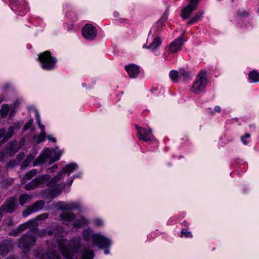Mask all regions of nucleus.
<instances>
[{
  "label": "nucleus",
  "mask_w": 259,
  "mask_h": 259,
  "mask_svg": "<svg viewBox=\"0 0 259 259\" xmlns=\"http://www.w3.org/2000/svg\"><path fill=\"white\" fill-rule=\"evenodd\" d=\"M57 230H54V233L57 241V244L60 252L66 259H76L77 258L76 253L78 252L81 246L80 239L79 238H75L72 239L68 243L67 240L60 238L62 236L63 232L62 228L58 226ZM51 235L53 234V231L45 230L38 231L34 230L33 231H31L23 235L18 241V247L23 249H26L34 246L35 245L36 239L34 234L39 236H42L46 234Z\"/></svg>",
  "instance_id": "nucleus-1"
},
{
  "label": "nucleus",
  "mask_w": 259,
  "mask_h": 259,
  "mask_svg": "<svg viewBox=\"0 0 259 259\" xmlns=\"http://www.w3.org/2000/svg\"><path fill=\"white\" fill-rule=\"evenodd\" d=\"M81 253L82 256L81 259H93L94 251L88 247H84L81 251Z\"/></svg>",
  "instance_id": "nucleus-18"
},
{
  "label": "nucleus",
  "mask_w": 259,
  "mask_h": 259,
  "mask_svg": "<svg viewBox=\"0 0 259 259\" xmlns=\"http://www.w3.org/2000/svg\"><path fill=\"white\" fill-rule=\"evenodd\" d=\"M13 132L14 127L13 126L10 127L6 136L8 137H11L13 135Z\"/></svg>",
  "instance_id": "nucleus-38"
},
{
  "label": "nucleus",
  "mask_w": 259,
  "mask_h": 259,
  "mask_svg": "<svg viewBox=\"0 0 259 259\" xmlns=\"http://www.w3.org/2000/svg\"><path fill=\"white\" fill-rule=\"evenodd\" d=\"M34 158V156L32 155V154H29L27 158H26V160L28 161V162H30L31 161V160H32Z\"/></svg>",
  "instance_id": "nucleus-39"
},
{
  "label": "nucleus",
  "mask_w": 259,
  "mask_h": 259,
  "mask_svg": "<svg viewBox=\"0 0 259 259\" xmlns=\"http://www.w3.org/2000/svg\"><path fill=\"white\" fill-rule=\"evenodd\" d=\"M183 37H179L174 40L169 46V50L172 53H176L179 51L183 45Z\"/></svg>",
  "instance_id": "nucleus-13"
},
{
  "label": "nucleus",
  "mask_w": 259,
  "mask_h": 259,
  "mask_svg": "<svg viewBox=\"0 0 259 259\" xmlns=\"http://www.w3.org/2000/svg\"><path fill=\"white\" fill-rule=\"evenodd\" d=\"M5 134V131L4 129L0 130V138L2 137Z\"/></svg>",
  "instance_id": "nucleus-42"
},
{
  "label": "nucleus",
  "mask_w": 259,
  "mask_h": 259,
  "mask_svg": "<svg viewBox=\"0 0 259 259\" xmlns=\"http://www.w3.org/2000/svg\"><path fill=\"white\" fill-rule=\"evenodd\" d=\"M28 227V224L26 223L23 225H20L16 229L13 230L9 233V235L17 236H18L21 232L25 230Z\"/></svg>",
  "instance_id": "nucleus-19"
},
{
  "label": "nucleus",
  "mask_w": 259,
  "mask_h": 259,
  "mask_svg": "<svg viewBox=\"0 0 259 259\" xmlns=\"http://www.w3.org/2000/svg\"><path fill=\"white\" fill-rule=\"evenodd\" d=\"M93 239L94 243L99 248L105 249L104 253L105 254L109 253L108 248L111 245V241L109 239L99 234H96L93 236Z\"/></svg>",
  "instance_id": "nucleus-5"
},
{
  "label": "nucleus",
  "mask_w": 259,
  "mask_h": 259,
  "mask_svg": "<svg viewBox=\"0 0 259 259\" xmlns=\"http://www.w3.org/2000/svg\"><path fill=\"white\" fill-rule=\"evenodd\" d=\"M11 224H12V221H11V220H10V221H9V223H8V226H10Z\"/></svg>",
  "instance_id": "nucleus-48"
},
{
  "label": "nucleus",
  "mask_w": 259,
  "mask_h": 259,
  "mask_svg": "<svg viewBox=\"0 0 259 259\" xmlns=\"http://www.w3.org/2000/svg\"><path fill=\"white\" fill-rule=\"evenodd\" d=\"M46 137V132H41L37 138V139H36L37 142L38 143L43 142L45 140Z\"/></svg>",
  "instance_id": "nucleus-34"
},
{
  "label": "nucleus",
  "mask_w": 259,
  "mask_h": 259,
  "mask_svg": "<svg viewBox=\"0 0 259 259\" xmlns=\"http://www.w3.org/2000/svg\"><path fill=\"white\" fill-rule=\"evenodd\" d=\"M249 79L252 82L259 81V73L256 70L251 71L248 74Z\"/></svg>",
  "instance_id": "nucleus-25"
},
{
  "label": "nucleus",
  "mask_w": 259,
  "mask_h": 259,
  "mask_svg": "<svg viewBox=\"0 0 259 259\" xmlns=\"http://www.w3.org/2000/svg\"><path fill=\"white\" fill-rule=\"evenodd\" d=\"M214 110L215 112H220L221 110V108L219 106H216L214 107Z\"/></svg>",
  "instance_id": "nucleus-40"
},
{
  "label": "nucleus",
  "mask_w": 259,
  "mask_h": 259,
  "mask_svg": "<svg viewBox=\"0 0 259 259\" xmlns=\"http://www.w3.org/2000/svg\"><path fill=\"white\" fill-rule=\"evenodd\" d=\"M38 59L44 69L50 70L54 68L56 59L52 57L49 51H46L38 56Z\"/></svg>",
  "instance_id": "nucleus-4"
},
{
  "label": "nucleus",
  "mask_w": 259,
  "mask_h": 259,
  "mask_svg": "<svg viewBox=\"0 0 259 259\" xmlns=\"http://www.w3.org/2000/svg\"><path fill=\"white\" fill-rule=\"evenodd\" d=\"M9 107L8 105H3L1 109L0 113L2 117H5L8 114Z\"/></svg>",
  "instance_id": "nucleus-27"
},
{
  "label": "nucleus",
  "mask_w": 259,
  "mask_h": 259,
  "mask_svg": "<svg viewBox=\"0 0 259 259\" xmlns=\"http://www.w3.org/2000/svg\"><path fill=\"white\" fill-rule=\"evenodd\" d=\"M250 135L249 134L247 133V134H245L244 138H250Z\"/></svg>",
  "instance_id": "nucleus-45"
},
{
  "label": "nucleus",
  "mask_w": 259,
  "mask_h": 259,
  "mask_svg": "<svg viewBox=\"0 0 259 259\" xmlns=\"http://www.w3.org/2000/svg\"><path fill=\"white\" fill-rule=\"evenodd\" d=\"M82 34L85 39L92 40L96 36L97 31L95 26L91 24H87L82 29Z\"/></svg>",
  "instance_id": "nucleus-9"
},
{
  "label": "nucleus",
  "mask_w": 259,
  "mask_h": 259,
  "mask_svg": "<svg viewBox=\"0 0 259 259\" xmlns=\"http://www.w3.org/2000/svg\"><path fill=\"white\" fill-rule=\"evenodd\" d=\"M73 179H71L69 182V185H71L72 184Z\"/></svg>",
  "instance_id": "nucleus-49"
},
{
  "label": "nucleus",
  "mask_w": 259,
  "mask_h": 259,
  "mask_svg": "<svg viewBox=\"0 0 259 259\" xmlns=\"http://www.w3.org/2000/svg\"><path fill=\"white\" fill-rule=\"evenodd\" d=\"M157 24H158V25L162 26V25H163V22H162L161 21H159L158 22V23H157Z\"/></svg>",
  "instance_id": "nucleus-46"
},
{
  "label": "nucleus",
  "mask_w": 259,
  "mask_h": 259,
  "mask_svg": "<svg viewBox=\"0 0 259 259\" xmlns=\"http://www.w3.org/2000/svg\"><path fill=\"white\" fill-rule=\"evenodd\" d=\"M204 14V11H200L197 13L195 14V16L190 20H189L187 23V25L188 26L191 25L192 24H194L196 23H197L198 21L200 20V19L202 18Z\"/></svg>",
  "instance_id": "nucleus-21"
},
{
  "label": "nucleus",
  "mask_w": 259,
  "mask_h": 259,
  "mask_svg": "<svg viewBox=\"0 0 259 259\" xmlns=\"http://www.w3.org/2000/svg\"><path fill=\"white\" fill-rule=\"evenodd\" d=\"M20 101L17 100L14 103V106L17 107L20 104Z\"/></svg>",
  "instance_id": "nucleus-43"
},
{
  "label": "nucleus",
  "mask_w": 259,
  "mask_h": 259,
  "mask_svg": "<svg viewBox=\"0 0 259 259\" xmlns=\"http://www.w3.org/2000/svg\"><path fill=\"white\" fill-rule=\"evenodd\" d=\"M45 202L43 200L38 201L31 207L34 212L41 210L44 206Z\"/></svg>",
  "instance_id": "nucleus-26"
},
{
  "label": "nucleus",
  "mask_w": 259,
  "mask_h": 259,
  "mask_svg": "<svg viewBox=\"0 0 259 259\" xmlns=\"http://www.w3.org/2000/svg\"><path fill=\"white\" fill-rule=\"evenodd\" d=\"M56 206L58 209L62 210H72L80 208L79 204L76 202L65 203L64 202H59L57 204Z\"/></svg>",
  "instance_id": "nucleus-11"
},
{
  "label": "nucleus",
  "mask_w": 259,
  "mask_h": 259,
  "mask_svg": "<svg viewBox=\"0 0 259 259\" xmlns=\"http://www.w3.org/2000/svg\"><path fill=\"white\" fill-rule=\"evenodd\" d=\"M50 179V176L47 174L37 177L33 179L31 182L26 185L25 189L27 191L34 189L38 186L44 184L47 182H48V183L50 182L48 181Z\"/></svg>",
  "instance_id": "nucleus-6"
},
{
  "label": "nucleus",
  "mask_w": 259,
  "mask_h": 259,
  "mask_svg": "<svg viewBox=\"0 0 259 259\" xmlns=\"http://www.w3.org/2000/svg\"><path fill=\"white\" fill-rule=\"evenodd\" d=\"M161 42L162 40L161 38L158 36H156L155 38H154L152 42H151L149 46L146 47L145 45H144L143 47L150 49L152 51L154 52L160 46Z\"/></svg>",
  "instance_id": "nucleus-17"
},
{
  "label": "nucleus",
  "mask_w": 259,
  "mask_h": 259,
  "mask_svg": "<svg viewBox=\"0 0 259 259\" xmlns=\"http://www.w3.org/2000/svg\"><path fill=\"white\" fill-rule=\"evenodd\" d=\"M17 201L13 197L8 198L0 208L1 210L5 213H12L17 208Z\"/></svg>",
  "instance_id": "nucleus-7"
},
{
  "label": "nucleus",
  "mask_w": 259,
  "mask_h": 259,
  "mask_svg": "<svg viewBox=\"0 0 259 259\" xmlns=\"http://www.w3.org/2000/svg\"><path fill=\"white\" fill-rule=\"evenodd\" d=\"M59 158H60V156H59L58 157H57V158L55 159V160H58V159H59Z\"/></svg>",
  "instance_id": "nucleus-53"
},
{
  "label": "nucleus",
  "mask_w": 259,
  "mask_h": 259,
  "mask_svg": "<svg viewBox=\"0 0 259 259\" xmlns=\"http://www.w3.org/2000/svg\"><path fill=\"white\" fill-rule=\"evenodd\" d=\"M241 140H242V142H243V143L244 145H247V142L245 140H244V138L243 137L241 138Z\"/></svg>",
  "instance_id": "nucleus-44"
},
{
  "label": "nucleus",
  "mask_w": 259,
  "mask_h": 259,
  "mask_svg": "<svg viewBox=\"0 0 259 259\" xmlns=\"http://www.w3.org/2000/svg\"><path fill=\"white\" fill-rule=\"evenodd\" d=\"M7 181L6 180H4L3 181V183H5V182H6Z\"/></svg>",
  "instance_id": "nucleus-54"
},
{
  "label": "nucleus",
  "mask_w": 259,
  "mask_h": 259,
  "mask_svg": "<svg viewBox=\"0 0 259 259\" xmlns=\"http://www.w3.org/2000/svg\"><path fill=\"white\" fill-rule=\"evenodd\" d=\"M103 222L102 220L101 219H97L95 220V221H94V224L96 226L100 227V226H102L103 225Z\"/></svg>",
  "instance_id": "nucleus-36"
},
{
  "label": "nucleus",
  "mask_w": 259,
  "mask_h": 259,
  "mask_svg": "<svg viewBox=\"0 0 259 259\" xmlns=\"http://www.w3.org/2000/svg\"><path fill=\"white\" fill-rule=\"evenodd\" d=\"M92 231L91 230H85L83 232V237L85 240H90L92 238ZM93 235V236H94ZM93 236H92V238Z\"/></svg>",
  "instance_id": "nucleus-29"
},
{
  "label": "nucleus",
  "mask_w": 259,
  "mask_h": 259,
  "mask_svg": "<svg viewBox=\"0 0 259 259\" xmlns=\"http://www.w3.org/2000/svg\"><path fill=\"white\" fill-rule=\"evenodd\" d=\"M12 248V245L10 243L4 242L0 244V255L4 256L6 255L9 250Z\"/></svg>",
  "instance_id": "nucleus-22"
},
{
  "label": "nucleus",
  "mask_w": 259,
  "mask_h": 259,
  "mask_svg": "<svg viewBox=\"0 0 259 259\" xmlns=\"http://www.w3.org/2000/svg\"><path fill=\"white\" fill-rule=\"evenodd\" d=\"M38 173V171L33 169L27 172L22 179V183H25L27 180H30L32 178L35 176Z\"/></svg>",
  "instance_id": "nucleus-23"
},
{
  "label": "nucleus",
  "mask_w": 259,
  "mask_h": 259,
  "mask_svg": "<svg viewBox=\"0 0 259 259\" xmlns=\"http://www.w3.org/2000/svg\"><path fill=\"white\" fill-rule=\"evenodd\" d=\"M206 83L207 79L205 71L202 70L197 76L191 91L195 94H198L203 92Z\"/></svg>",
  "instance_id": "nucleus-3"
},
{
  "label": "nucleus",
  "mask_w": 259,
  "mask_h": 259,
  "mask_svg": "<svg viewBox=\"0 0 259 259\" xmlns=\"http://www.w3.org/2000/svg\"><path fill=\"white\" fill-rule=\"evenodd\" d=\"M48 140L52 141L54 143H56V139L55 138H54V137H51V136H48Z\"/></svg>",
  "instance_id": "nucleus-41"
},
{
  "label": "nucleus",
  "mask_w": 259,
  "mask_h": 259,
  "mask_svg": "<svg viewBox=\"0 0 259 259\" xmlns=\"http://www.w3.org/2000/svg\"><path fill=\"white\" fill-rule=\"evenodd\" d=\"M8 181H9V182L10 183H11L13 181V180L12 179H9V180H8Z\"/></svg>",
  "instance_id": "nucleus-51"
},
{
  "label": "nucleus",
  "mask_w": 259,
  "mask_h": 259,
  "mask_svg": "<svg viewBox=\"0 0 259 259\" xmlns=\"http://www.w3.org/2000/svg\"><path fill=\"white\" fill-rule=\"evenodd\" d=\"M6 259H15V258L13 257H8Z\"/></svg>",
  "instance_id": "nucleus-50"
},
{
  "label": "nucleus",
  "mask_w": 259,
  "mask_h": 259,
  "mask_svg": "<svg viewBox=\"0 0 259 259\" xmlns=\"http://www.w3.org/2000/svg\"><path fill=\"white\" fill-rule=\"evenodd\" d=\"M33 212H34V210H33L31 207L30 206L26 210L23 212V215L26 217Z\"/></svg>",
  "instance_id": "nucleus-35"
},
{
  "label": "nucleus",
  "mask_w": 259,
  "mask_h": 259,
  "mask_svg": "<svg viewBox=\"0 0 259 259\" xmlns=\"http://www.w3.org/2000/svg\"><path fill=\"white\" fill-rule=\"evenodd\" d=\"M35 115H36L37 122L38 124L39 128L41 130V132H45V127L44 125L41 124L40 116L38 114V111H36Z\"/></svg>",
  "instance_id": "nucleus-30"
},
{
  "label": "nucleus",
  "mask_w": 259,
  "mask_h": 259,
  "mask_svg": "<svg viewBox=\"0 0 259 259\" xmlns=\"http://www.w3.org/2000/svg\"><path fill=\"white\" fill-rule=\"evenodd\" d=\"M181 236H184L186 238H192V235L190 232H189L187 229H184L181 231Z\"/></svg>",
  "instance_id": "nucleus-33"
},
{
  "label": "nucleus",
  "mask_w": 259,
  "mask_h": 259,
  "mask_svg": "<svg viewBox=\"0 0 259 259\" xmlns=\"http://www.w3.org/2000/svg\"><path fill=\"white\" fill-rule=\"evenodd\" d=\"M58 167V166L57 165H54L53 167H52V169H55V168H57Z\"/></svg>",
  "instance_id": "nucleus-47"
},
{
  "label": "nucleus",
  "mask_w": 259,
  "mask_h": 259,
  "mask_svg": "<svg viewBox=\"0 0 259 259\" xmlns=\"http://www.w3.org/2000/svg\"><path fill=\"white\" fill-rule=\"evenodd\" d=\"M48 217V213H44L37 217L38 220H44Z\"/></svg>",
  "instance_id": "nucleus-37"
},
{
  "label": "nucleus",
  "mask_w": 259,
  "mask_h": 259,
  "mask_svg": "<svg viewBox=\"0 0 259 259\" xmlns=\"http://www.w3.org/2000/svg\"><path fill=\"white\" fill-rule=\"evenodd\" d=\"M59 218L63 224L68 225L75 219V216L72 213L63 212L60 215Z\"/></svg>",
  "instance_id": "nucleus-14"
},
{
  "label": "nucleus",
  "mask_w": 259,
  "mask_h": 259,
  "mask_svg": "<svg viewBox=\"0 0 259 259\" xmlns=\"http://www.w3.org/2000/svg\"><path fill=\"white\" fill-rule=\"evenodd\" d=\"M52 151L48 148L46 149L39 157L34 161L33 166H37L44 162L51 156Z\"/></svg>",
  "instance_id": "nucleus-12"
},
{
  "label": "nucleus",
  "mask_w": 259,
  "mask_h": 259,
  "mask_svg": "<svg viewBox=\"0 0 259 259\" xmlns=\"http://www.w3.org/2000/svg\"><path fill=\"white\" fill-rule=\"evenodd\" d=\"M137 129L138 130V137L139 140L147 142L153 139L151 128L146 129L137 125Z\"/></svg>",
  "instance_id": "nucleus-10"
},
{
  "label": "nucleus",
  "mask_w": 259,
  "mask_h": 259,
  "mask_svg": "<svg viewBox=\"0 0 259 259\" xmlns=\"http://www.w3.org/2000/svg\"><path fill=\"white\" fill-rule=\"evenodd\" d=\"M89 221L84 218H81L80 219L76 220L73 222V225L75 227H82L87 225Z\"/></svg>",
  "instance_id": "nucleus-24"
},
{
  "label": "nucleus",
  "mask_w": 259,
  "mask_h": 259,
  "mask_svg": "<svg viewBox=\"0 0 259 259\" xmlns=\"http://www.w3.org/2000/svg\"><path fill=\"white\" fill-rule=\"evenodd\" d=\"M28 123H30V124H31L32 123V121L31 120H30L28 122Z\"/></svg>",
  "instance_id": "nucleus-52"
},
{
  "label": "nucleus",
  "mask_w": 259,
  "mask_h": 259,
  "mask_svg": "<svg viewBox=\"0 0 259 259\" xmlns=\"http://www.w3.org/2000/svg\"><path fill=\"white\" fill-rule=\"evenodd\" d=\"M169 76L172 81H176L179 77V71L171 70L169 73Z\"/></svg>",
  "instance_id": "nucleus-31"
},
{
  "label": "nucleus",
  "mask_w": 259,
  "mask_h": 259,
  "mask_svg": "<svg viewBox=\"0 0 259 259\" xmlns=\"http://www.w3.org/2000/svg\"><path fill=\"white\" fill-rule=\"evenodd\" d=\"M37 259H61L58 252L56 250L50 249L47 253L41 256H38Z\"/></svg>",
  "instance_id": "nucleus-15"
},
{
  "label": "nucleus",
  "mask_w": 259,
  "mask_h": 259,
  "mask_svg": "<svg viewBox=\"0 0 259 259\" xmlns=\"http://www.w3.org/2000/svg\"><path fill=\"white\" fill-rule=\"evenodd\" d=\"M249 15V12L243 9H239L237 12V15L241 17H246Z\"/></svg>",
  "instance_id": "nucleus-32"
},
{
  "label": "nucleus",
  "mask_w": 259,
  "mask_h": 259,
  "mask_svg": "<svg viewBox=\"0 0 259 259\" xmlns=\"http://www.w3.org/2000/svg\"><path fill=\"white\" fill-rule=\"evenodd\" d=\"M77 168V165L74 163H71L66 165L62 169V171L52 178L50 182L47 183L49 187L47 190L48 195L53 199L59 195L62 190L65 187V184L63 183H58L60 180L63 179V174H66L69 175L71 173L75 171Z\"/></svg>",
  "instance_id": "nucleus-2"
},
{
  "label": "nucleus",
  "mask_w": 259,
  "mask_h": 259,
  "mask_svg": "<svg viewBox=\"0 0 259 259\" xmlns=\"http://www.w3.org/2000/svg\"><path fill=\"white\" fill-rule=\"evenodd\" d=\"M190 74L188 72L183 69H179V77H182L183 79L185 80L189 78Z\"/></svg>",
  "instance_id": "nucleus-28"
},
{
  "label": "nucleus",
  "mask_w": 259,
  "mask_h": 259,
  "mask_svg": "<svg viewBox=\"0 0 259 259\" xmlns=\"http://www.w3.org/2000/svg\"><path fill=\"white\" fill-rule=\"evenodd\" d=\"M199 1L200 0H190L189 5L182 9L181 16L183 19L190 17L192 12L196 9Z\"/></svg>",
  "instance_id": "nucleus-8"
},
{
  "label": "nucleus",
  "mask_w": 259,
  "mask_h": 259,
  "mask_svg": "<svg viewBox=\"0 0 259 259\" xmlns=\"http://www.w3.org/2000/svg\"><path fill=\"white\" fill-rule=\"evenodd\" d=\"M32 195L28 194H22L19 196V201L21 205H24L29 202L32 199Z\"/></svg>",
  "instance_id": "nucleus-20"
},
{
  "label": "nucleus",
  "mask_w": 259,
  "mask_h": 259,
  "mask_svg": "<svg viewBox=\"0 0 259 259\" xmlns=\"http://www.w3.org/2000/svg\"><path fill=\"white\" fill-rule=\"evenodd\" d=\"M125 69L129 76L132 78H135L139 73V68L138 66L131 64L125 66Z\"/></svg>",
  "instance_id": "nucleus-16"
}]
</instances>
